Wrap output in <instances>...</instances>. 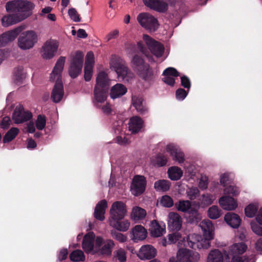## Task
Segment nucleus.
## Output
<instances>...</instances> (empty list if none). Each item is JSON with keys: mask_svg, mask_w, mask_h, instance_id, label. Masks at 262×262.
I'll return each mask as SVG.
<instances>
[{"mask_svg": "<svg viewBox=\"0 0 262 262\" xmlns=\"http://www.w3.org/2000/svg\"><path fill=\"white\" fill-rule=\"evenodd\" d=\"M110 65L111 68L116 72L120 81L129 82L134 78V73L126 67L122 59L113 56L110 61Z\"/></svg>", "mask_w": 262, "mask_h": 262, "instance_id": "obj_3", "label": "nucleus"}, {"mask_svg": "<svg viewBox=\"0 0 262 262\" xmlns=\"http://www.w3.org/2000/svg\"><path fill=\"white\" fill-rule=\"evenodd\" d=\"M147 236L146 229L142 225H136L131 230L130 238L134 242L144 240Z\"/></svg>", "mask_w": 262, "mask_h": 262, "instance_id": "obj_22", "label": "nucleus"}, {"mask_svg": "<svg viewBox=\"0 0 262 262\" xmlns=\"http://www.w3.org/2000/svg\"><path fill=\"white\" fill-rule=\"evenodd\" d=\"M32 117V114L29 111H25L21 105L16 107L13 112L12 119L15 123H23L30 119Z\"/></svg>", "mask_w": 262, "mask_h": 262, "instance_id": "obj_16", "label": "nucleus"}, {"mask_svg": "<svg viewBox=\"0 0 262 262\" xmlns=\"http://www.w3.org/2000/svg\"><path fill=\"white\" fill-rule=\"evenodd\" d=\"M46 124V118L43 115H39L37 116L35 122L36 127L38 130H42Z\"/></svg>", "mask_w": 262, "mask_h": 262, "instance_id": "obj_58", "label": "nucleus"}, {"mask_svg": "<svg viewBox=\"0 0 262 262\" xmlns=\"http://www.w3.org/2000/svg\"><path fill=\"white\" fill-rule=\"evenodd\" d=\"M247 245L243 242L234 243L229 246L228 251H224V256L228 259H230V257H246L243 254L247 251Z\"/></svg>", "mask_w": 262, "mask_h": 262, "instance_id": "obj_12", "label": "nucleus"}, {"mask_svg": "<svg viewBox=\"0 0 262 262\" xmlns=\"http://www.w3.org/2000/svg\"><path fill=\"white\" fill-rule=\"evenodd\" d=\"M37 33L33 30H27L23 32L17 40L18 47L23 50L32 49L37 42Z\"/></svg>", "mask_w": 262, "mask_h": 262, "instance_id": "obj_5", "label": "nucleus"}, {"mask_svg": "<svg viewBox=\"0 0 262 262\" xmlns=\"http://www.w3.org/2000/svg\"><path fill=\"white\" fill-rule=\"evenodd\" d=\"M159 203L165 207H171L173 205V202L171 198L168 195L163 196L159 201Z\"/></svg>", "mask_w": 262, "mask_h": 262, "instance_id": "obj_57", "label": "nucleus"}, {"mask_svg": "<svg viewBox=\"0 0 262 262\" xmlns=\"http://www.w3.org/2000/svg\"><path fill=\"white\" fill-rule=\"evenodd\" d=\"M132 104L136 110L141 114H144L147 112V109L143 102V99L141 97L133 96Z\"/></svg>", "mask_w": 262, "mask_h": 262, "instance_id": "obj_41", "label": "nucleus"}, {"mask_svg": "<svg viewBox=\"0 0 262 262\" xmlns=\"http://www.w3.org/2000/svg\"><path fill=\"white\" fill-rule=\"evenodd\" d=\"M188 92L186 91L183 89H179L176 92V96L177 100L182 101L187 96Z\"/></svg>", "mask_w": 262, "mask_h": 262, "instance_id": "obj_62", "label": "nucleus"}, {"mask_svg": "<svg viewBox=\"0 0 262 262\" xmlns=\"http://www.w3.org/2000/svg\"><path fill=\"white\" fill-rule=\"evenodd\" d=\"M212 239L203 234H191L187 237V243L189 247L194 249H207L210 247Z\"/></svg>", "mask_w": 262, "mask_h": 262, "instance_id": "obj_7", "label": "nucleus"}, {"mask_svg": "<svg viewBox=\"0 0 262 262\" xmlns=\"http://www.w3.org/2000/svg\"><path fill=\"white\" fill-rule=\"evenodd\" d=\"M70 258L74 262H81L85 260V255L80 250H75L70 254Z\"/></svg>", "mask_w": 262, "mask_h": 262, "instance_id": "obj_47", "label": "nucleus"}, {"mask_svg": "<svg viewBox=\"0 0 262 262\" xmlns=\"http://www.w3.org/2000/svg\"><path fill=\"white\" fill-rule=\"evenodd\" d=\"M223 214L222 210L216 205L210 207L207 212L208 217L212 220L220 218Z\"/></svg>", "mask_w": 262, "mask_h": 262, "instance_id": "obj_42", "label": "nucleus"}, {"mask_svg": "<svg viewBox=\"0 0 262 262\" xmlns=\"http://www.w3.org/2000/svg\"><path fill=\"white\" fill-rule=\"evenodd\" d=\"M143 40L151 53L157 58H160L163 56L164 48L161 43L155 40L147 34H143Z\"/></svg>", "mask_w": 262, "mask_h": 262, "instance_id": "obj_14", "label": "nucleus"}, {"mask_svg": "<svg viewBox=\"0 0 262 262\" xmlns=\"http://www.w3.org/2000/svg\"><path fill=\"white\" fill-rule=\"evenodd\" d=\"M2 24L3 27H7L21 21L22 20L16 13L4 16L2 18Z\"/></svg>", "mask_w": 262, "mask_h": 262, "instance_id": "obj_35", "label": "nucleus"}, {"mask_svg": "<svg viewBox=\"0 0 262 262\" xmlns=\"http://www.w3.org/2000/svg\"><path fill=\"white\" fill-rule=\"evenodd\" d=\"M146 215V211L145 209L138 207H134L130 213V219L135 221L138 222L143 219Z\"/></svg>", "mask_w": 262, "mask_h": 262, "instance_id": "obj_37", "label": "nucleus"}, {"mask_svg": "<svg viewBox=\"0 0 262 262\" xmlns=\"http://www.w3.org/2000/svg\"><path fill=\"white\" fill-rule=\"evenodd\" d=\"M131 64L137 72L142 69L144 66L148 65V64H144L143 59L137 55L133 57L131 60Z\"/></svg>", "mask_w": 262, "mask_h": 262, "instance_id": "obj_45", "label": "nucleus"}, {"mask_svg": "<svg viewBox=\"0 0 262 262\" xmlns=\"http://www.w3.org/2000/svg\"><path fill=\"white\" fill-rule=\"evenodd\" d=\"M68 14L72 20L75 22H79L80 18L77 12L74 8H70L68 11Z\"/></svg>", "mask_w": 262, "mask_h": 262, "instance_id": "obj_61", "label": "nucleus"}, {"mask_svg": "<svg viewBox=\"0 0 262 262\" xmlns=\"http://www.w3.org/2000/svg\"><path fill=\"white\" fill-rule=\"evenodd\" d=\"M219 204L223 210L226 211H234L238 207L237 200L228 195H223L220 198Z\"/></svg>", "mask_w": 262, "mask_h": 262, "instance_id": "obj_17", "label": "nucleus"}, {"mask_svg": "<svg viewBox=\"0 0 262 262\" xmlns=\"http://www.w3.org/2000/svg\"><path fill=\"white\" fill-rule=\"evenodd\" d=\"M168 177L172 181H178L181 179L183 175L182 169L177 166L170 167L167 170Z\"/></svg>", "mask_w": 262, "mask_h": 262, "instance_id": "obj_36", "label": "nucleus"}, {"mask_svg": "<svg viewBox=\"0 0 262 262\" xmlns=\"http://www.w3.org/2000/svg\"><path fill=\"white\" fill-rule=\"evenodd\" d=\"M127 207L122 201H116L113 203L110 210V217L108 222L116 220H122L127 214Z\"/></svg>", "mask_w": 262, "mask_h": 262, "instance_id": "obj_11", "label": "nucleus"}, {"mask_svg": "<svg viewBox=\"0 0 262 262\" xmlns=\"http://www.w3.org/2000/svg\"><path fill=\"white\" fill-rule=\"evenodd\" d=\"M137 20L141 26L149 32H155L159 26L158 19L148 13L143 12L138 14Z\"/></svg>", "mask_w": 262, "mask_h": 262, "instance_id": "obj_8", "label": "nucleus"}, {"mask_svg": "<svg viewBox=\"0 0 262 262\" xmlns=\"http://www.w3.org/2000/svg\"><path fill=\"white\" fill-rule=\"evenodd\" d=\"M176 209L183 212H188L199 215L197 210L191 207V202L188 200H180L175 204Z\"/></svg>", "mask_w": 262, "mask_h": 262, "instance_id": "obj_29", "label": "nucleus"}, {"mask_svg": "<svg viewBox=\"0 0 262 262\" xmlns=\"http://www.w3.org/2000/svg\"><path fill=\"white\" fill-rule=\"evenodd\" d=\"M107 207V203L105 200H103L99 202L95 208L94 217L99 221H103L105 219L104 214Z\"/></svg>", "mask_w": 262, "mask_h": 262, "instance_id": "obj_32", "label": "nucleus"}, {"mask_svg": "<svg viewBox=\"0 0 262 262\" xmlns=\"http://www.w3.org/2000/svg\"><path fill=\"white\" fill-rule=\"evenodd\" d=\"M157 254V249L151 245H144L141 247L138 253V257L142 260L151 259Z\"/></svg>", "mask_w": 262, "mask_h": 262, "instance_id": "obj_18", "label": "nucleus"}, {"mask_svg": "<svg viewBox=\"0 0 262 262\" xmlns=\"http://www.w3.org/2000/svg\"><path fill=\"white\" fill-rule=\"evenodd\" d=\"M182 219L181 216L176 212H170L167 217V226L169 230L172 231H179L182 225Z\"/></svg>", "mask_w": 262, "mask_h": 262, "instance_id": "obj_19", "label": "nucleus"}, {"mask_svg": "<svg viewBox=\"0 0 262 262\" xmlns=\"http://www.w3.org/2000/svg\"><path fill=\"white\" fill-rule=\"evenodd\" d=\"M26 71L22 67L17 68L14 72V76L16 80L20 81L24 79L26 77Z\"/></svg>", "mask_w": 262, "mask_h": 262, "instance_id": "obj_52", "label": "nucleus"}, {"mask_svg": "<svg viewBox=\"0 0 262 262\" xmlns=\"http://www.w3.org/2000/svg\"><path fill=\"white\" fill-rule=\"evenodd\" d=\"M111 234L113 238L120 243H123L127 241V237L125 235L115 230H111Z\"/></svg>", "mask_w": 262, "mask_h": 262, "instance_id": "obj_56", "label": "nucleus"}, {"mask_svg": "<svg viewBox=\"0 0 262 262\" xmlns=\"http://www.w3.org/2000/svg\"><path fill=\"white\" fill-rule=\"evenodd\" d=\"M163 81L170 86L174 85L175 77L179 76L178 72L174 68L171 67L166 69L163 72Z\"/></svg>", "mask_w": 262, "mask_h": 262, "instance_id": "obj_27", "label": "nucleus"}, {"mask_svg": "<svg viewBox=\"0 0 262 262\" xmlns=\"http://www.w3.org/2000/svg\"><path fill=\"white\" fill-rule=\"evenodd\" d=\"M127 92V88L121 83H117L113 85L110 90V96L113 99L120 98Z\"/></svg>", "mask_w": 262, "mask_h": 262, "instance_id": "obj_31", "label": "nucleus"}, {"mask_svg": "<svg viewBox=\"0 0 262 262\" xmlns=\"http://www.w3.org/2000/svg\"><path fill=\"white\" fill-rule=\"evenodd\" d=\"M165 149L173 161L179 164L183 163L185 161L184 154L177 144L169 143L166 146Z\"/></svg>", "mask_w": 262, "mask_h": 262, "instance_id": "obj_15", "label": "nucleus"}, {"mask_svg": "<svg viewBox=\"0 0 262 262\" xmlns=\"http://www.w3.org/2000/svg\"><path fill=\"white\" fill-rule=\"evenodd\" d=\"M22 30L21 27H17L2 34L0 36V47L5 46L8 42L14 40Z\"/></svg>", "mask_w": 262, "mask_h": 262, "instance_id": "obj_23", "label": "nucleus"}, {"mask_svg": "<svg viewBox=\"0 0 262 262\" xmlns=\"http://www.w3.org/2000/svg\"><path fill=\"white\" fill-rule=\"evenodd\" d=\"M102 242V237L96 236L93 232H90L83 237L82 248L86 253L94 254L98 253V250Z\"/></svg>", "mask_w": 262, "mask_h": 262, "instance_id": "obj_4", "label": "nucleus"}, {"mask_svg": "<svg viewBox=\"0 0 262 262\" xmlns=\"http://www.w3.org/2000/svg\"><path fill=\"white\" fill-rule=\"evenodd\" d=\"M83 57V53L80 51H76L71 55L69 68V74L72 78L77 77L81 73Z\"/></svg>", "mask_w": 262, "mask_h": 262, "instance_id": "obj_6", "label": "nucleus"}, {"mask_svg": "<svg viewBox=\"0 0 262 262\" xmlns=\"http://www.w3.org/2000/svg\"><path fill=\"white\" fill-rule=\"evenodd\" d=\"M224 254L219 249H213L209 252L207 260L213 262H224Z\"/></svg>", "mask_w": 262, "mask_h": 262, "instance_id": "obj_40", "label": "nucleus"}, {"mask_svg": "<svg viewBox=\"0 0 262 262\" xmlns=\"http://www.w3.org/2000/svg\"><path fill=\"white\" fill-rule=\"evenodd\" d=\"M200 190L195 186L188 187L186 191L187 197L190 200L196 199L200 195Z\"/></svg>", "mask_w": 262, "mask_h": 262, "instance_id": "obj_50", "label": "nucleus"}, {"mask_svg": "<svg viewBox=\"0 0 262 262\" xmlns=\"http://www.w3.org/2000/svg\"><path fill=\"white\" fill-rule=\"evenodd\" d=\"M66 61V57L65 56H60L57 59L50 74V80L56 81L51 95V99L55 103L59 102L64 95L61 75Z\"/></svg>", "mask_w": 262, "mask_h": 262, "instance_id": "obj_1", "label": "nucleus"}, {"mask_svg": "<svg viewBox=\"0 0 262 262\" xmlns=\"http://www.w3.org/2000/svg\"><path fill=\"white\" fill-rule=\"evenodd\" d=\"M240 192L239 189L235 185H229L224 187V195H231L232 197L237 196Z\"/></svg>", "mask_w": 262, "mask_h": 262, "instance_id": "obj_48", "label": "nucleus"}, {"mask_svg": "<svg viewBox=\"0 0 262 262\" xmlns=\"http://www.w3.org/2000/svg\"><path fill=\"white\" fill-rule=\"evenodd\" d=\"M94 63V53L90 51L86 55L84 68L93 69Z\"/></svg>", "mask_w": 262, "mask_h": 262, "instance_id": "obj_54", "label": "nucleus"}, {"mask_svg": "<svg viewBox=\"0 0 262 262\" xmlns=\"http://www.w3.org/2000/svg\"><path fill=\"white\" fill-rule=\"evenodd\" d=\"M230 259H226L225 257L224 262H247V257H230Z\"/></svg>", "mask_w": 262, "mask_h": 262, "instance_id": "obj_64", "label": "nucleus"}, {"mask_svg": "<svg viewBox=\"0 0 262 262\" xmlns=\"http://www.w3.org/2000/svg\"><path fill=\"white\" fill-rule=\"evenodd\" d=\"M258 209L259 204L257 202L251 203L245 208V214L248 218H253L256 215Z\"/></svg>", "mask_w": 262, "mask_h": 262, "instance_id": "obj_39", "label": "nucleus"}, {"mask_svg": "<svg viewBox=\"0 0 262 262\" xmlns=\"http://www.w3.org/2000/svg\"><path fill=\"white\" fill-rule=\"evenodd\" d=\"M231 174V173L225 172L221 175L220 182L223 187L226 186V184L229 180Z\"/></svg>", "mask_w": 262, "mask_h": 262, "instance_id": "obj_63", "label": "nucleus"}, {"mask_svg": "<svg viewBox=\"0 0 262 262\" xmlns=\"http://www.w3.org/2000/svg\"><path fill=\"white\" fill-rule=\"evenodd\" d=\"M19 129L16 127L11 128L5 135L3 141L7 143L12 140L18 134Z\"/></svg>", "mask_w": 262, "mask_h": 262, "instance_id": "obj_51", "label": "nucleus"}, {"mask_svg": "<svg viewBox=\"0 0 262 262\" xmlns=\"http://www.w3.org/2000/svg\"><path fill=\"white\" fill-rule=\"evenodd\" d=\"M224 221L230 227L238 228L241 225L242 220L240 216L233 212H228L224 216Z\"/></svg>", "mask_w": 262, "mask_h": 262, "instance_id": "obj_26", "label": "nucleus"}, {"mask_svg": "<svg viewBox=\"0 0 262 262\" xmlns=\"http://www.w3.org/2000/svg\"><path fill=\"white\" fill-rule=\"evenodd\" d=\"M185 177L186 181L193 180L196 175V171L193 165H189L185 168Z\"/></svg>", "mask_w": 262, "mask_h": 262, "instance_id": "obj_53", "label": "nucleus"}, {"mask_svg": "<svg viewBox=\"0 0 262 262\" xmlns=\"http://www.w3.org/2000/svg\"><path fill=\"white\" fill-rule=\"evenodd\" d=\"M113 258L119 262H126L127 260V252L122 248H119L114 251Z\"/></svg>", "mask_w": 262, "mask_h": 262, "instance_id": "obj_43", "label": "nucleus"}, {"mask_svg": "<svg viewBox=\"0 0 262 262\" xmlns=\"http://www.w3.org/2000/svg\"><path fill=\"white\" fill-rule=\"evenodd\" d=\"M169 258V262H198L200 255L196 252H193L186 248H180L176 255Z\"/></svg>", "mask_w": 262, "mask_h": 262, "instance_id": "obj_9", "label": "nucleus"}, {"mask_svg": "<svg viewBox=\"0 0 262 262\" xmlns=\"http://www.w3.org/2000/svg\"><path fill=\"white\" fill-rule=\"evenodd\" d=\"M250 227L254 234L258 236H262V225L261 224L255 221H252L250 222Z\"/></svg>", "mask_w": 262, "mask_h": 262, "instance_id": "obj_55", "label": "nucleus"}, {"mask_svg": "<svg viewBox=\"0 0 262 262\" xmlns=\"http://www.w3.org/2000/svg\"><path fill=\"white\" fill-rule=\"evenodd\" d=\"M143 120L138 116H134L130 118L128 122V128L132 133H137L143 128Z\"/></svg>", "mask_w": 262, "mask_h": 262, "instance_id": "obj_30", "label": "nucleus"}, {"mask_svg": "<svg viewBox=\"0 0 262 262\" xmlns=\"http://www.w3.org/2000/svg\"><path fill=\"white\" fill-rule=\"evenodd\" d=\"M115 246V244L113 240L111 239H107L104 241L103 240L102 244L99 247L97 253L105 256H110L112 255L113 250Z\"/></svg>", "mask_w": 262, "mask_h": 262, "instance_id": "obj_28", "label": "nucleus"}, {"mask_svg": "<svg viewBox=\"0 0 262 262\" xmlns=\"http://www.w3.org/2000/svg\"><path fill=\"white\" fill-rule=\"evenodd\" d=\"M59 42L55 39L47 40L40 49V54L42 58L49 60L54 58L58 51Z\"/></svg>", "mask_w": 262, "mask_h": 262, "instance_id": "obj_10", "label": "nucleus"}, {"mask_svg": "<svg viewBox=\"0 0 262 262\" xmlns=\"http://www.w3.org/2000/svg\"><path fill=\"white\" fill-rule=\"evenodd\" d=\"M199 226L202 230L203 236L209 237L210 239L214 238L215 228L211 221L204 220L200 223Z\"/></svg>", "mask_w": 262, "mask_h": 262, "instance_id": "obj_25", "label": "nucleus"}, {"mask_svg": "<svg viewBox=\"0 0 262 262\" xmlns=\"http://www.w3.org/2000/svg\"><path fill=\"white\" fill-rule=\"evenodd\" d=\"M198 186L199 189L202 190H206L209 184V179L206 174L202 173L199 178L197 180Z\"/></svg>", "mask_w": 262, "mask_h": 262, "instance_id": "obj_49", "label": "nucleus"}, {"mask_svg": "<svg viewBox=\"0 0 262 262\" xmlns=\"http://www.w3.org/2000/svg\"><path fill=\"white\" fill-rule=\"evenodd\" d=\"M116 220L108 222L109 225L116 230L126 232L129 228L130 223L128 220Z\"/></svg>", "mask_w": 262, "mask_h": 262, "instance_id": "obj_34", "label": "nucleus"}, {"mask_svg": "<svg viewBox=\"0 0 262 262\" xmlns=\"http://www.w3.org/2000/svg\"><path fill=\"white\" fill-rule=\"evenodd\" d=\"M110 81L111 80L108 78L107 74L103 71L100 72L97 75L95 87L108 90Z\"/></svg>", "mask_w": 262, "mask_h": 262, "instance_id": "obj_33", "label": "nucleus"}, {"mask_svg": "<svg viewBox=\"0 0 262 262\" xmlns=\"http://www.w3.org/2000/svg\"><path fill=\"white\" fill-rule=\"evenodd\" d=\"M167 158L163 155H158L156 158L154 164L158 166H163L167 164Z\"/></svg>", "mask_w": 262, "mask_h": 262, "instance_id": "obj_60", "label": "nucleus"}, {"mask_svg": "<svg viewBox=\"0 0 262 262\" xmlns=\"http://www.w3.org/2000/svg\"><path fill=\"white\" fill-rule=\"evenodd\" d=\"M146 186V179L145 177L136 175L134 177L130 186L131 193L134 196H139L145 191Z\"/></svg>", "mask_w": 262, "mask_h": 262, "instance_id": "obj_13", "label": "nucleus"}, {"mask_svg": "<svg viewBox=\"0 0 262 262\" xmlns=\"http://www.w3.org/2000/svg\"><path fill=\"white\" fill-rule=\"evenodd\" d=\"M35 4L27 0H17L8 2L6 9L8 13H16L23 21L32 14Z\"/></svg>", "mask_w": 262, "mask_h": 262, "instance_id": "obj_2", "label": "nucleus"}, {"mask_svg": "<svg viewBox=\"0 0 262 262\" xmlns=\"http://www.w3.org/2000/svg\"><path fill=\"white\" fill-rule=\"evenodd\" d=\"M107 92L108 90L95 87L93 102L95 106L100 107L101 104L106 101L107 97Z\"/></svg>", "mask_w": 262, "mask_h": 262, "instance_id": "obj_24", "label": "nucleus"}, {"mask_svg": "<svg viewBox=\"0 0 262 262\" xmlns=\"http://www.w3.org/2000/svg\"><path fill=\"white\" fill-rule=\"evenodd\" d=\"M215 200V196L210 193H206L201 196V205L206 207L212 204Z\"/></svg>", "mask_w": 262, "mask_h": 262, "instance_id": "obj_46", "label": "nucleus"}, {"mask_svg": "<svg viewBox=\"0 0 262 262\" xmlns=\"http://www.w3.org/2000/svg\"><path fill=\"white\" fill-rule=\"evenodd\" d=\"M170 183L166 180H160L154 184V188L157 191H166L169 189Z\"/></svg>", "mask_w": 262, "mask_h": 262, "instance_id": "obj_44", "label": "nucleus"}, {"mask_svg": "<svg viewBox=\"0 0 262 262\" xmlns=\"http://www.w3.org/2000/svg\"><path fill=\"white\" fill-rule=\"evenodd\" d=\"M138 74L147 82L152 81L155 78L153 72L148 64L144 66L142 69L138 72Z\"/></svg>", "mask_w": 262, "mask_h": 262, "instance_id": "obj_38", "label": "nucleus"}, {"mask_svg": "<svg viewBox=\"0 0 262 262\" xmlns=\"http://www.w3.org/2000/svg\"><path fill=\"white\" fill-rule=\"evenodd\" d=\"M168 238L169 244L175 243L177 241H182L184 239V238L182 237L181 234L178 232L169 234L168 236Z\"/></svg>", "mask_w": 262, "mask_h": 262, "instance_id": "obj_59", "label": "nucleus"}, {"mask_svg": "<svg viewBox=\"0 0 262 262\" xmlns=\"http://www.w3.org/2000/svg\"><path fill=\"white\" fill-rule=\"evenodd\" d=\"M143 4L148 8L158 12H164L168 9V4L160 0H143Z\"/></svg>", "mask_w": 262, "mask_h": 262, "instance_id": "obj_21", "label": "nucleus"}, {"mask_svg": "<svg viewBox=\"0 0 262 262\" xmlns=\"http://www.w3.org/2000/svg\"><path fill=\"white\" fill-rule=\"evenodd\" d=\"M149 231L151 236L160 237L166 232L165 225L162 222H158L156 220H153L150 223Z\"/></svg>", "mask_w": 262, "mask_h": 262, "instance_id": "obj_20", "label": "nucleus"}]
</instances>
